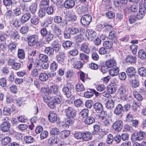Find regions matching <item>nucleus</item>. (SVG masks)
<instances>
[{
    "mask_svg": "<svg viewBox=\"0 0 146 146\" xmlns=\"http://www.w3.org/2000/svg\"><path fill=\"white\" fill-rule=\"evenodd\" d=\"M115 106V101L112 100H108L106 104V108L108 109H111Z\"/></svg>",
    "mask_w": 146,
    "mask_h": 146,
    "instance_id": "obj_26",
    "label": "nucleus"
},
{
    "mask_svg": "<svg viewBox=\"0 0 146 146\" xmlns=\"http://www.w3.org/2000/svg\"><path fill=\"white\" fill-rule=\"evenodd\" d=\"M74 5L75 1L74 0H67L65 1L64 4L65 7L67 9L72 8Z\"/></svg>",
    "mask_w": 146,
    "mask_h": 146,
    "instance_id": "obj_13",
    "label": "nucleus"
},
{
    "mask_svg": "<svg viewBox=\"0 0 146 146\" xmlns=\"http://www.w3.org/2000/svg\"><path fill=\"white\" fill-rule=\"evenodd\" d=\"M93 105V101L91 100H87L85 103V106L88 109H90Z\"/></svg>",
    "mask_w": 146,
    "mask_h": 146,
    "instance_id": "obj_64",
    "label": "nucleus"
},
{
    "mask_svg": "<svg viewBox=\"0 0 146 146\" xmlns=\"http://www.w3.org/2000/svg\"><path fill=\"white\" fill-rule=\"evenodd\" d=\"M85 31V29L82 28L72 27L70 29V32L72 35H76L79 33H84Z\"/></svg>",
    "mask_w": 146,
    "mask_h": 146,
    "instance_id": "obj_10",
    "label": "nucleus"
},
{
    "mask_svg": "<svg viewBox=\"0 0 146 146\" xmlns=\"http://www.w3.org/2000/svg\"><path fill=\"white\" fill-rule=\"evenodd\" d=\"M65 112L68 117L66 120V124L64 125L63 127H68V125L72 124L74 122V117L76 116V111L74 108L68 107L65 110Z\"/></svg>",
    "mask_w": 146,
    "mask_h": 146,
    "instance_id": "obj_2",
    "label": "nucleus"
},
{
    "mask_svg": "<svg viewBox=\"0 0 146 146\" xmlns=\"http://www.w3.org/2000/svg\"><path fill=\"white\" fill-rule=\"evenodd\" d=\"M49 0H43L41 1L40 3V7L46 8L49 6Z\"/></svg>",
    "mask_w": 146,
    "mask_h": 146,
    "instance_id": "obj_44",
    "label": "nucleus"
},
{
    "mask_svg": "<svg viewBox=\"0 0 146 146\" xmlns=\"http://www.w3.org/2000/svg\"><path fill=\"white\" fill-rule=\"evenodd\" d=\"M10 126V123H8L7 122L5 123H2L1 125V130L3 132H7L9 130Z\"/></svg>",
    "mask_w": 146,
    "mask_h": 146,
    "instance_id": "obj_18",
    "label": "nucleus"
},
{
    "mask_svg": "<svg viewBox=\"0 0 146 146\" xmlns=\"http://www.w3.org/2000/svg\"><path fill=\"white\" fill-rule=\"evenodd\" d=\"M133 115H132L131 111L128 113L126 117V120L128 122H130L132 121Z\"/></svg>",
    "mask_w": 146,
    "mask_h": 146,
    "instance_id": "obj_59",
    "label": "nucleus"
},
{
    "mask_svg": "<svg viewBox=\"0 0 146 146\" xmlns=\"http://www.w3.org/2000/svg\"><path fill=\"white\" fill-rule=\"evenodd\" d=\"M11 139V138L9 136L3 137L1 143L4 145H7L10 142Z\"/></svg>",
    "mask_w": 146,
    "mask_h": 146,
    "instance_id": "obj_41",
    "label": "nucleus"
},
{
    "mask_svg": "<svg viewBox=\"0 0 146 146\" xmlns=\"http://www.w3.org/2000/svg\"><path fill=\"white\" fill-rule=\"evenodd\" d=\"M54 52V49L53 48L48 46L45 47L44 50V53L48 56H50L53 54Z\"/></svg>",
    "mask_w": 146,
    "mask_h": 146,
    "instance_id": "obj_29",
    "label": "nucleus"
},
{
    "mask_svg": "<svg viewBox=\"0 0 146 146\" xmlns=\"http://www.w3.org/2000/svg\"><path fill=\"white\" fill-rule=\"evenodd\" d=\"M88 35L89 38H94L96 36V32L94 30L92 29H87L86 31V34Z\"/></svg>",
    "mask_w": 146,
    "mask_h": 146,
    "instance_id": "obj_37",
    "label": "nucleus"
},
{
    "mask_svg": "<svg viewBox=\"0 0 146 146\" xmlns=\"http://www.w3.org/2000/svg\"><path fill=\"white\" fill-rule=\"evenodd\" d=\"M58 139L57 138V137H50L48 143L51 145L55 144L57 143Z\"/></svg>",
    "mask_w": 146,
    "mask_h": 146,
    "instance_id": "obj_55",
    "label": "nucleus"
},
{
    "mask_svg": "<svg viewBox=\"0 0 146 146\" xmlns=\"http://www.w3.org/2000/svg\"><path fill=\"white\" fill-rule=\"evenodd\" d=\"M95 121V118L92 116H88L84 120V123L87 125H90L94 123Z\"/></svg>",
    "mask_w": 146,
    "mask_h": 146,
    "instance_id": "obj_15",
    "label": "nucleus"
},
{
    "mask_svg": "<svg viewBox=\"0 0 146 146\" xmlns=\"http://www.w3.org/2000/svg\"><path fill=\"white\" fill-rule=\"evenodd\" d=\"M45 37L46 41L49 43L50 41L53 40L54 35L50 32H49Z\"/></svg>",
    "mask_w": 146,
    "mask_h": 146,
    "instance_id": "obj_50",
    "label": "nucleus"
},
{
    "mask_svg": "<svg viewBox=\"0 0 146 146\" xmlns=\"http://www.w3.org/2000/svg\"><path fill=\"white\" fill-rule=\"evenodd\" d=\"M74 90V86L72 84L67 83L62 88V91L64 95L67 97H70Z\"/></svg>",
    "mask_w": 146,
    "mask_h": 146,
    "instance_id": "obj_3",
    "label": "nucleus"
},
{
    "mask_svg": "<svg viewBox=\"0 0 146 146\" xmlns=\"http://www.w3.org/2000/svg\"><path fill=\"white\" fill-rule=\"evenodd\" d=\"M24 141L26 143L30 144L35 141L34 138L30 136H26L24 137Z\"/></svg>",
    "mask_w": 146,
    "mask_h": 146,
    "instance_id": "obj_35",
    "label": "nucleus"
},
{
    "mask_svg": "<svg viewBox=\"0 0 146 146\" xmlns=\"http://www.w3.org/2000/svg\"><path fill=\"white\" fill-rule=\"evenodd\" d=\"M39 70L36 68L33 69L31 72V75L33 77H36L38 75Z\"/></svg>",
    "mask_w": 146,
    "mask_h": 146,
    "instance_id": "obj_56",
    "label": "nucleus"
},
{
    "mask_svg": "<svg viewBox=\"0 0 146 146\" xmlns=\"http://www.w3.org/2000/svg\"><path fill=\"white\" fill-rule=\"evenodd\" d=\"M39 60L42 61L46 62L48 59V57L46 55L43 54H40L39 56Z\"/></svg>",
    "mask_w": 146,
    "mask_h": 146,
    "instance_id": "obj_51",
    "label": "nucleus"
},
{
    "mask_svg": "<svg viewBox=\"0 0 146 146\" xmlns=\"http://www.w3.org/2000/svg\"><path fill=\"white\" fill-rule=\"evenodd\" d=\"M138 74L141 76L143 77L146 76V70L143 67L139 68L138 70Z\"/></svg>",
    "mask_w": 146,
    "mask_h": 146,
    "instance_id": "obj_45",
    "label": "nucleus"
},
{
    "mask_svg": "<svg viewBox=\"0 0 146 146\" xmlns=\"http://www.w3.org/2000/svg\"><path fill=\"white\" fill-rule=\"evenodd\" d=\"M46 10L44 8H41L39 10L38 15L40 18H42L46 15Z\"/></svg>",
    "mask_w": 146,
    "mask_h": 146,
    "instance_id": "obj_53",
    "label": "nucleus"
},
{
    "mask_svg": "<svg viewBox=\"0 0 146 146\" xmlns=\"http://www.w3.org/2000/svg\"><path fill=\"white\" fill-rule=\"evenodd\" d=\"M83 139L84 141H88L92 137V134L89 132L83 133Z\"/></svg>",
    "mask_w": 146,
    "mask_h": 146,
    "instance_id": "obj_28",
    "label": "nucleus"
},
{
    "mask_svg": "<svg viewBox=\"0 0 146 146\" xmlns=\"http://www.w3.org/2000/svg\"><path fill=\"white\" fill-rule=\"evenodd\" d=\"M123 126V122L120 120H118L116 121L113 123L112 127L115 130L119 131L122 129Z\"/></svg>",
    "mask_w": 146,
    "mask_h": 146,
    "instance_id": "obj_9",
    "label": "nucleus"
},
{
    "mask_svg": "<svg viewBox=\"0 0 146 146\" xmlns=\"http://www.w3.org/2000/svg\"><path fill=\"white\" fill-rule=\"evenodd\" d=\"M29 30V27H28L24 26L21 28L20 32L22 34H25L28 32Z\"/></svg>",
    "mask_w": 146,
    "mask_h": 146,
    "instance_id": "obj_61",
    "label": "nucleus"
},
{
    "mask_svg": "<svg viewBox=\"0 0 146 146\" xmlns=\"http://www.w3.org/2000/svg\"><path fill=\"white\" fill-rule=\"evenodd\" d=\"M138 56L141 59H145L146 58V53L142 49L140 50L138 52Z\"/></svg>",
    "mask_w": 146,
    "mask_h": 146,
    "instance_id": "obj_38",
    "label": "nucleus"
},
{
    "mask_svg": "<svg viewBox=\"0 0 146 146\" xmlns=\"http://www.w3.org/2000/svg\"><path fill=\"white\" fill-rule=\"evenodd\" d=\"M11 37V39L16 41L20 39V38L19 34L16 31H15L12 33Z\"/></svg>",
    "mask_w": 146,
    "mask_h": 146,
    "instance_id": "obj_33",
    "label": "nucleus"
},
{
    "mask_svg": "<svg viewBox=\"0 0 146 146\" xmlns=\"http://www.w3.org/2000/svg\"><path fill=\"white\" fill-rule=\"evenodd\" d=\"M84 33H80V34L78 35L76 37V42H82L84 39L83 35Z\"/></svg>",
    "mask_w": 146,
    "mask_h": 146,
    "instance_id": "obj_54",
    "label": "nucleus"
},
{
    "mask_svg": "<svg viewBox=\"0 0 146 146\" xmlns=\"http://www.w3.org/2000/svg\"><path fill=\"white\" fill-rule=\"evenodd\" d=\"M104 47L106 49L111 48L113 46V43L111 41H106L103 43Z\"/></svg>",
    "mask_w": 146,
    "mask_h": 146,
    "instance_id": "obj_42",
    "label": "nucleus"
},
{
    "mask_svg": "<svg viewBox=\"0 0 146 146\" xmlns=\"http://www.w3.org/2000/svg\"><path fill=\"white\" fill-rule=\"evenodd\" d=\"M18 57L21 59H24L25 57V53L22 49H19L18 51Z\"/></svg>",
    "mask_w": 146,
    "mask_h": 146,
    "instance_id": "obj_49",
    "label": "nucleus"
},
{
    "mask_svg": "<svg viewBox=\"0 0 146 146\" xmlns=\"http://www.w3.org/2000/svg\"><path fill=\"white\" fill-rule=\"evenodd\" d=\"M15 111V109L11 107L9 108L8 107H5L3 112L4 115L6 116H8L10 115L11 113Z\"/></svg>",
    "mask_w": 146,
    "mask_h": 146,
    "instance_id": "obj_25",
    "label": "nucleus"
},
{
    "mask_svg": "<svg viewBox=\"0 0 146 146\" xmlns=\"http://www.w3.org/2000/svg\"><path fill=\"white\" fill-rule=\"evenodd\" d=\"M125 61L129 64H135L136 62V57L132 55L127 56L125 58Z\"/></svg>",
    "mask_w": 146,
    "mask_h": 146,
    "instance_id": "obj_12",
    "label": "nucleus"
},
{
    "mask_svg": "<svg viewBox=\"0 0 146 146\" xmlns=\"http://www.w3.org/2000/svg\"><path fill=\"white\" fill-rule=\"evenodd\" d=\"M16 48V43L14 42H10L9 44L8 48L11 52H14Z\"/></svg>",
    "mask_w": 146,
    "mask_h": 146,
    "instance_id": "obj_31",
    "label": "nucleus"
},
{
    "mask_svg": "<svg viewBox=\"0 0 146 146\" xmlns=\"http://www.w3.org/2000/svg\"><path fill=\"white\" fill-rule=\"evenodd\" d=\"M140 103L136 102L135 101H133L131 105L132 110L134 111H137V109L138 107L140 105Z\"/></svg>",
    "mask_w": 146,
    "mask_h": 146,
    "instance_id": "obj_47",
    "label": "nucleus"
},
{
    "mask_svg": "<svg viewBox=\"0 0 146 146\" xmlns=\"http://www.w3.org/2000/svg\"><path fill=\"white\" fill-rule=\"evenodd\" d=\"M126 72L127 74L128 79L131 78L133 79L134 78V77L136 76L135 74V69L133 67L128 68L126 70Z\"/></svg>",
    "mask_w": 146,
    "mask_h": 146,
    "instance_id": "obj_8",
    "label": "nucleus"
},
{
    "mask_svg": "<svg viewBox=\"0 0 146 146\" xmlns=\"http://www.w3.org/2000/svg\"><path fill=\"white\" fill-rule=\"evenodd\" d=\"M37 7V4L36 3H33L30 6L29 9L31 13L34 15L36 11Z\"/></svg>",
    "mask_w": 146,
    "mask_h": 146,
    "instance_id": "obj_24",
    "label": "nucleus"
},
{
    "mask_svg": "<svg viewBox=\"0 0 146 146\" xmlns=\"http://www.w3.org/2000/svg\"><path fill=\"white\" fill-rule=\"evenodd\" d=\"M128 79L131 82V86L132 87L136 88L139 85V82L136 80V76L134 77V78L133 79L131 78Z\"/></svg>",
    "mask_w": 146,
    "mask_h": 146,
    "instance_id": "obj_27",
    "label": "nucleus"
},
{
    "mask_svg": "<svg viewBox=\"0 0 146 146\" xmlns=\"http://www.w3.org/2000/svg\"><path fill=\"white\" fill-rule=\"evenodd\" d=\"M76 89L78 92H81L84 90V88L83 84H78L76 86Z\"/></svg>",
    "mask_w": 146,
    "mask_h": 146,
    "instance_id": "obj_58",
    "label": "nucleus"
},
{
    "mask_svg": "<svg viewBox=\"0 0 146 146\" xmlns=\"http://www.w3.org/2000/svg\"><path fill=\"white\" fill-rule=\"evenodd\" d=\"M108 38L110 40L115 41L117 39V35L115 32L114 31H110L109 34Z\"/></svg>",
    "mask_w": 146,
    "mask_h": 146,
    "instance_id": "obj_39",
    "label": "nucleus"
},
{
    "mask_svg": "<svg viewBox=\"0 0 146 146\" xmlns=\"http://www.w3.org/2000/svg\"><path fill=\"white\" fill-rule=\"evenodd\" d=\"M123 107L121 104H118L115 109L114 112L117 115H119L123 111Z\"/></svg>",
    "mask_w": 146,
    "mask_h": 146,
    "instance_id": "obj_16",
    "label": "nucleus"
},
{
    "mask_svg": "<svg viewBox=\"0 0 146 146\" xmlns=\"http://www.w3.org/2000/svg\"><path fill=\"white\" fill-rule=\"evenodd\" d=\"M80 50L84 53L88 54L90 51L88 44L84 43L81 45Z\"/></svg>",
    "mask_w": 146,
    "mask_h": 146,
    "instance_id": "obj_14",
    "label": "nucleus"
},
{
    "mask_svg": "<svg viewBox=\"0 0 146 146\" xmlns=\"http://www.w3.org/2000/svg\"><path fill=\"white\" fill-rule=\"evenodd\" d=\"M100 113L98 115L99 118L101 120L104 119L106 117L107 114L104 111H100Z\"/></svg>",
    "mask_w": 146,
    "mask_h": 146,
    "instance_id": "obj_60",
    "label": "nucleus"
},
{
    "mask_svg": "<svg viewBox=\"0 0 146 146\" xmlns=\"http://www.w3.org/2000/svg\"><path fill=\"white\" fill-rule=\"evenodd\" d=\"M130 48L133 54H135L136 53L137 49V46L136 45L132 44L130 46Z\"/></svg>",
    "mask_w": 146,
    "mask_h": 146,
    "instance_id": "obj_62",
    "label": "nucleus"
},
{
    "mask_svg": "<svg viewBox=\"0 0 146 146\" xmlns=\"http://www.w3.org/2000/svg\"><path fill=\"white\" fill-rule=\"evenodd\" d=\"M92 19V17L90 15H85L82 17L81 19V22L82 25L86 26L90 23Z\"/></svg>",
    "mask_w": 146,
    "mask_h": 146,
    "instance_id": "obj_7",
    "label": "nucleus"
},
{
    "mask_svg": "<svg viewBox=\"0 0 146 146\" xmlns=\"http://www.w3.org/2000/svg\"><path fill=\"white\" fill-rule=\"evenodd\" d=\"M31 17L30 14L29 13H26L22 16L21 19V22L22 23H25L29 20Z\"/></svg>",
    "mask_w": 146,
    "mask_h": 146,
    "instance_id": "obj_21",
    "label": "nucleus"
},
{
    "mask_svg": "<svg viewBox=\"0 0 146 146\" xmlns=\"http://www.w3.org/2000/svg\"><path fill=\"white\" fill-rule=\"evenodd\" d=\"M74 105L77 107H82L84 105V103L82 100L80 99H77L74 101Z\"/></svg>",
    "mask_w": 146,
    "mask_h": 146,
    "instance_id": "obj_48",
    "label": "nucleus"
},
{
    "mask_svg": "<svg viewBox=\"0 0 146 146\" xmlns=\"http://www.w3.org/2000/svg\"><path fill=\"white\" fill-rule=\"evenodd\" d=\"M65 57L64 53L60 52L56 56V60L58 62H60L64 60L65 58Z\"/></svg>",
    "mask_w": 146,
    "mask_h": 146,
    "instance_id": "obj_32",
    "label": "nucleus"
},
{
    "mask_svg": "<svg viewBox=\"0 0 146 146\" xmlns=\"http://www.w3.org/2000/svg\"><path fill=\"white\" fill-rule=\"evenodd\" d=\"M52 29L53 30L54 33L56 37H58V38H60V35L61 34V31L60 29L56 25H54L52 27Z\"/></svg>",
    "mask_w": 146,
    "mask_h": 146,
    "instance_id": "obj_17",
    "label": "nucleus"
},
{
    "mask_svg": "<svg viewBox=\"0 0 146 146\" xmlns=\"http://www.w3.org/2000/svg\"><path fill=\"white\" fill-rule=\"evenodd\" d=\"M40 33L41 36L43 37L46 36L48 33L47 29L45 27H44L41 29L40 31Z\"/></svg>",
    "mask_w": 146,
    "mask_h": 146,
    "instance_id": "obj_63",
    "label": "nucleus"
},
{
    "mask_svg": "<svg viewBox=\"0 0 146 146\" xmlns=\"http://www.w3.org/2000/svg\"><path fill=\"white\" fill-rule=\"evenodd\" d=\"M108 92L110 94L114 93L116 90L115 86L112 84L109 85L108 87Z\"/></svg>",
    "mask_w": 146,
    "mask_h": 146,
    "instance_id": "obj_36",
    "label": "nucleus"
},
{
    "mask_svg": "<svg viewBox=\"0 0 146 146\" xmlns=\"http://www.w3.org/2000/svg\"><path fill=\"white\" fill-rule=\"evenodd\" d=\"M54 42L55 43V44H53V49L56 52L59 51L60 50V45L57 43L56 40H54Z\"/></svg>",
    "mask_w": 146,
    "mask_h": 146,
    "instance_id": "obj_57",
    "label": "nucleus"
},
{
    "mask_svg": "<svg viewBox=\"0 0 146 146\" xmlns=\"http://www.w3.org/2000/svg\"><path fill=\"white\" fill-rule=\"evenodd\" d=\"M94 108L97 112H100V111L103 110L102 104L98 102L95 103L93 104Z\"/></svg>",
    "mask_w": 146,
    "mask_h": 146,
    "instance_id": "obj_19",
    "label": "nucleus"
},
{
    "mask_svg": "<svg viewBox=\"0 0 146 146\" xmlns=\"http://www.w3.org/2000/svg\"><path fill=\"white\" fill-rule=\"evenodd\" d=\"M48 119L49 121L52 123H54L56 121L58 117L54 111H51L50 112L48 115Z\"/></svg>",
    "mask_w": 146,
    "mask_h": 146,
    "instance_id": "obj_11",
    "label": "nucleus"
},
{
    "mask_svg": "<svg viewBox=\"0 0 146 146\" xmlns=\"http://www.w3.org/2000/svg\"><path fill=\"white\" fill-rule=\"evenodd\" d=\"M89 110L87 109H83L80 113L81 116L83 118H87L88 117Z\"/></svg>",
    "mask_w": 146,
    "mask_h": 146,
    "instance_id": "obj_40",
    "label": "nucleus"
},
{
    "mask_svg": "<svg viewBox=\"0 0 146 146\" xmlns=\"http://www.w3.org/2000/svg\"><path fill=\"white\" fill-rule=\"evenodd\" d=\"M28 45L29 46H34L36 44L38 41V37L36 35L29 36L27 38Z\"/></svg>",
    "mask_w": 146,
    "mask_h": 146,
    "instance_id": "obj_6",
    "label": "nucleus"
},
{
    "mask_svg": "<svg viewBox=\"0 0 146 146\" xmlns=\"http://www.w3.org/2000/svg\"><path fill=\"white\" fill-rule=\"evenodd\" d=\"M118 93L121 95V98L123 100L126 101L128 99V93L125 87L120 86L118 90Z\"/></svg>",
    "mask_w": 146,
    "mask_h": 146,
    "instance_id": "obj_4",
    "label": "nucleus"
},
{
    "mask_svg": "<svg viewBox=\"0 0 146 146\" xmlns=\"http://www.w3.org/2000/svg\"><path fill=\"white\" fill-rule=\"evenodd\" d=\"M105 27L103 29V31L104 32H106L107 31H109L113 30V27L107 23H105L104 24V26Z\"/></svg>",
    "mask_w": 146,
    "mask_h": 146,
    "instance_id": "obj_52",
    "label": "nucleus"
},
{
    "mask_svg": "<svg viewBox=\"0 0 146 146\" xmlns=\"http://www.w3.org/2000/svg\"><path fill=\"white\" fill-rule=\"evenodd\" d=\"M49 85L50 94H51L44 97V100L45 102L49 101L48 105L50 108L52 109L55 107L56 104L60 103L62 98L60 95H57L59 92L58 87L52 84V83H50Z\"/></svg>",
    "mask_w": 146,
    "mask_h": 146,
    "instance_id": "obj_1",
    "label": "nucleus"
},
{
    "mask_svg": "<svg viewBox=\"0 0 146 146\" xmlns=\"http://www.w3.org/2000/svg\"><path fill=\"white\" fill-rule=\"evenodd\" d=\"M70 132L68 130H64L61 131L60 134V137L62 139L66 138L69 136Z\"/></svg>",
    "mask_w": 146,
    "mask_h": 146,
    "instance_id": "obj_30",
    "label": "nucleus"
},
{
    "mask_svg": "<svg viewBox=\"0 0 146 146\" xmlns=\"http://www.w3.org/2000/svg\"><path fill=\"white\" fill-rule=\"evenodd\" d=\"M58 66V64L55 61H53L50 65V69L52 71L54 72L57 69Z\"/></svg>",
    "mask_w": 146,
    "mask_h": 146,
    "instance_id": "obj_46",
    "label": "nucleus"
},
{
    "mask_svg": "<svg viewBox=\"0 0 146 146\" xmlns=\"http://www.w3.org/2000/svg\"><path fill=\"white\" fill-rule=\"evenodd\" d=\"M145 132L142 131L134 133L132 135L131 139L134 141L141 140L145 136Z\"/></svg>",
    "mask_w": 146,
    "mask_h": 146,
    "instance_id": "obj_5",
    "label": "nucleus"
},
{
    "mask_svg": "<svg viewBox=\"0 0 146 146\" xmlns=\"http://www.w3.org/2000/svg\"><path fill=\"white\" fill-rule=\"evenodd\" d=\"M145 9L141 8V7L139 10V13L136 15V18L138 19H140L142 18L144 16L145 14L146 13V11Z\"/></svg>",
    "mask_w": 146,
    "mask_h": 146,
    "instance_id": "obj_23",
    "label": "nucleus"
},
{
    "mask_svg": "<svg viewBox=\"0 0 146 146\" xmlns=\"http://www.w3.org/2000/svg\"><path fill=\"white\" fill-rule=\"evenodd\" d=\"M83 63L80 61H77L74 62L73 64L75 68L79 69L81 68L83 65Z\"/></svg>",
    "mask_w": 146,
    "mask_h": 146,
    "instance_id": "obj_43",
    "label": "nucleus"
},
{
    "mask_svg": "<svg viewBox=\"0 0 146 146\" xmlns=\"http://www.w3.org/2000/svg\"><path fill=\"white\" fill-rule=\"evenodd\" d=\"M116 62L113 59H110L107 60L106 62V65L108 68H113L115 66Z\"/></svg>",
    "mask_w": 146,
    "mask_h": 146,
    "instance_id": "obj_20",
    "label": "nucleus"
},
{
    "mask_svg": "<svg viewBox=\"0 0 146 146\" xmlns=\"http://www.w3.org/2000/svg\"><path fill=\"white\" fill-rule=\"evenodd\" d=\"M119 69L117 67L111 68L109 70V73L111 76H117L119 73Z\"/></svg>",
    "mask_w": 146,
    "mask_h": 146,
    "instance_id": "obj_22",
    "label": "nucleus"
},
{
    "mask_svg": "<svg viewBox=\"0 0 146 146\" xmlns=\"http://www.w3.org/2000/svg\"><path fill=\"white\" fill-rule=\"evenodd\" d=\"M39 78L41 81H46L48 79V76L47 74L42 72L39 75Z\"/></svg>",
    "mask_w": 146,
    "mask_h": 146,
    "instance_id": "obj_34",
    "label": "nucleus"
}]
</instances>
